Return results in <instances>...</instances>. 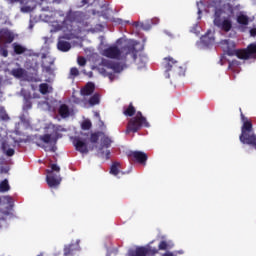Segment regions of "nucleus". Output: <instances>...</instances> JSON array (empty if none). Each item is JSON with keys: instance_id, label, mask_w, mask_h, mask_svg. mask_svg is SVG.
Instances as JSON below:
<instances>
[{"instance_id": "1", "label": "nucleus", "mask_w": 256, "mask_h": 256, "mask_svg": "<svg viewBox=\"0 0 256 256\" xmlns=\"http://www.w3.org/2000/svg\"><path fill=\"white\" fill-rule=\"evenodd\" d=\"M240 117L243 123L239 136L240 142H242L243 145H249V147H252V149L256 151V133L253 131V122L245 117L243 112L240 113Z\"/></svg>"}, {"instance_id": "2", "label": "nucleus", "mask_w": 256, "mask_h": 256, "mask_svg": "<svg viewBox=\"0 0 256 256\" xmlns=\"http://www.w3.org/2000/svg\"><path fill=\"white\" fill-rule=\"evenodd\" d=\"M143 127H150V125L147 121V118L143 116V113H141V111H138L134 117L128 120L126 126V133L128 135L129 133H138V131H141Z\"/></svg>"}, {"instance_id": "3", "label": "nucleus", "mask_w": 256, "mask_h": 256, "mask_svg": "<svg viewBox=\"0 0 256 256\" xmlns=\"http://www.w3.org/2000/svg\"><path fill=\"white\" fill-rule=\"evenodd\" d=\"M48 129L51 130L50 133L40 136V141L50 145H57V141L63 137L61 133L65 132V128L61 125L49 124Z\"/></svg>"}, {"instance_id": "4", "label": "nucleus", "mask_w": 256, "mask_h": 256, "mask_svg": "<svg viewBox=\"0 0 256 256\" xmlns=\"http://www.w3.org/2000/svg\"><path fill=\"white\" fill-rule=\"evenodd\" d=\"M221 15H223V10L216 9L214 13L213 23L215 27H218V29H221V31L229 33V31L233 29V21H231L229 18H221Z\"/></svg>"}, {"instance_id": "5", "label": "nucleus", "mask_w": 256, "mask_h": 256, "mask_svg": "<svg viewBox=\"0 0 256 256\" xmlns=\"http://www.w3.org/2000/svg\"><path fill=\"white\" fill-rule=\"evenodd\" d=\"M255 53H256V43H251L250 45L247 46L246 49H242V50H237L236 54H228L229 57H233L234 55H236V57H238V59H253V57H255Z\"/></svg>"}, {"instance_id": "6", "label": "nucleus", "mask_w": 256, "mask_h": 256, "mask_svg": "<svg viewBox=\"0 0 256 256\" xmlns=\"http://www.w3.org/2000/svg\"><path fill=\"white\" fill-rule=\"evenodd\" d=\"M163 67L164 69H166V73H169V71H173V73L181 75V71H183V67L179 65V62L172 57L164 58Z\"/></svg>"}, {"instance_id": "7", "label": "nucleus", "mask_w": 256, "mask_h": 256, "mask_svg": "<svg viewBox=\"0 0 256 256\" xmlns=\"http://www.w3.org/2000/svg\"><path fill=\"white\" fill-rule=\"evenodd\" d=\"M128 157L131 161H135L136 163L144 166L147 165V159H149L147 153L141 151H130L128 153Z\"/></svg>"}, {"instance_id": "8", "label": "nucleus", "mask_w": 256, "mask_h": 256, "mask_svg": "<svg viewBox=\"0 0 256 256\" xmlns=\"http://www.w3.org/2000/svg\"><path fill=\"white\" fill-rule=\"evenodd\" d=\"M103 57H107V59H116L119 61L122 57L121 50L117 46H110L103 51Z\"/></svg>"}, {"instance_id": "9", "label": "nucleus", "mask_w": 256, "mask_h": 256, "mask_svg": "<svg viewBox=\"0 0 256 256\" xmlns=\"http://www.w3.org/2000/svg\"><path fill=\"white\" fill-rule=\"evenodd\" d=\"M236 23H238V31H241V33H245L247 31V27L249 26V16L243 14L240 12L236 16Z\"/></svg>"}, {"instance_id": "10", "label": "nucleus", "mask_w": 256, "mask_h": 256, "mask_svg": "<svg viewBox=\"0 0 256 256\" xmlns=\"http://www.w3.org/2000/svg\"><path fill=\"white\" fill-rule=\"evenodd\" d=\"M151 248L146 246H137L135 249L128 251V256H150Z\"/></svg>"}, {"instance_id": "11", "label": "nucleus", "mask_w": 256, "mask_h": 256, "mask_svg": "<svg viewBox=\"0 0 256 256\" xmlns=\"http://www.w3.org/2000/svg\"><path fill=\"white\" fill-rule=\"evenodd\" d=\"M46 181L48 187H59V185H61V176L57 174H48Z\"/></svg>"}, {"instance_id": "12", "label": "nucleus", "mask_w": 256, "mask_h": 256, "mask_svg": "<svg viewBox=\"0 0 256 256\" xmlns=\"http://www.w3.org/2000/svg\"><path fill=\"white\" fill-rule=\"evenodd\" d=\"M74 147L76 151H79V153H83V154L89 153V148L87 147V143H85L80 138L74 139Z\"/></svg>"}, {"instance_id": "13", "label": "nucleus", "mask_w": 256, "mask_h": 256, "mask_svg": "<svg viewBox=\"0 0 256 256\" xmlns=\"http://www.w3.org/2000/svg\"><path fill=\"white\" fill-rule=\"evenodd\" d=\"M93 93H95V83L93 82L86 83L80 90V95H82V97H89V95H93Z\"/></svg>"}, {"instance_id": "14", "label": "nucleus", "mask_w": 256, "mask_h": 256, "mask_svg": "<svg viewBox=\"0 0 256 256\" xmlns=\"http://www.w3.org/2000/svg\"><path fill=\"white\" fill-rule=\"evenodd\" d=\"M54 61L51 58H47L46 56H44V60L42 62V67L44 69V71L46 73H48V75H53V68L51 67V65H53Z\"/></svg>"}, {"instance_id": "15", "label": "nucleus", "mask_w": 256, "mask_h": 256, "mask_svg": "<svg viewBox=\"0 0 256 256\" xmlns=\"http://www.w3.org/2000/svg\"><path fill=\"white\" fill-rule=\"evenodd\" d=\"M57 49L63 53H67V51L71 50V43L60 38L57 43Z\"/></svg>"}, {"instance_id": "16", "label": "nucleus", "mask_w": 256, "mask_h": 256, "mask_svg": "<svg viewBox=\"0 0 256 256\" xmlns=\"http://www.w3.org/2000/svg\"><path fill=\"white\" fill-rule=\"evenodd\" d=\"M126 50L125 56L130 55L134 61L137 60V48H135V44H130L124 47Z\"/></svg>"}, {"instance_id": "17", "label": "nucleus", "mask_w": 256, "mask_h": 256, "mask_svg": "<svg viewBox=\"0 0 256 256\" xmlns=\"http://www.w3.org/2000/svg\"><path fill=\"white\" fill-rule=\"evenodd\" d=\"M137 113V109H135V106H133V102H131L128 106L123 107V115L125 117H133Z\"/></svg>"}, {"instance_id": "18", "label": "nucleus", "mask_w": 256, "mask_h": 256, "mask_svg": "<svg viewBox=\"0 0 256 256\" xmlns=\"http://www.w3.org/2000/svg\"><path fill=\"white\" fill-rule=\"evenodd\" d=\"M111 143H113V140H111V138H109L108 136H104L102 138L101 147L99 148V153H101V155H105V152L103 151V147H105L106 149H109V147H111Z\"/></svg>"}, {"instance_id": "19", "label": "nucleus", "mask_w": 256, "mask_h": 256, "mask_svg": "<svg viewBox=\"0 0 256 256\" xmlns=\"http://www.w3.org/2000/svg\"><path fill=\"white\" fill-rule=\"evenodd\" d=\"M58 113L62 119H67L71 115V112L69 111V106L67 104H62L59 107Z\"/></svg>"}, {"instance_id": "20", "label": "nucleus", "mask_w": 256, "mask_h": 256, "mask_svg": "<svg viewBox=\"0 0 256 256\" xmlns=\"http://www.w3.org/2000/svg\"><path fill=\"white\" fill-rule=\"evenodd\" d=\"M81 15V12L75 11L73 12L72 10L68 11L66 14V21H70V23H73L79 19V16Z\"/></svg>"}, {"instance_id": "21", "label": "nucleus", "mask_w": 256, "mask_h": 256, "mask_svg": "<svg viewBox=\"0 0 256 256\" xmlns=\"http://www.w3.org/2000/svg\"><path fill=\"white\" fill-rule=\"evenodd\" d=\"M228 63V69L230 71H233V73H239V66L241 65V62L239 60L228 61Z\"/></svg>"}, {"instance_id": "22", "label": "nucleus", "mask_w": 256, "mask_h": 256, "mask_svg": "<svg viewBox=\"0 0 256 256\" xmlns=\"http://www.w3.org/2000/svg\"><path fill=\"white\" fill-rule=\"evenodd\" d=\"M88 103L91 107H95V105H99L101 103V95H99V93H95L89 98Z\"/></svg>"}, {"instance_id": "23", "label": "nucleus", "mask_w": 256, "mask_h": 256, "mask_svg": "<svg viewBox=\"0 0 256 256\" xmlns=\"http://www.w3.org/2000/svg\"><path fill=\"white\" fill-rule=\"evenodd\" d=\"M201 43L205 47H211L215 43V38L209 37V35H204L201 37Z\"/></svg>"}, {"instance_id": "24", "label": "nucleus", "mask_w": 256, "mask_h": 256, "mask_svg": "<svg viewBox=\"0 0 256 256\" xmlns=\"http://www.w3.org/2000/svg\"><path fill=\"white\" fill-rule=\"evenodd\" d=\"M107 66L109 69H112L114 73H121V71H123V66L118 62H110Z\"/></svg>"}, {"instance_id": "25", "label": "nucleus", "mask_w": 256, "mask_h": 256, "mask_svg": "<svg viewBox=\"0 0 256 256\" xmlns=\"http://www.w3.org/2000/svg\"><path fill=\"white\" fill-rule=\"evenodd\" d=\"M121 167V163L119 162H113L110 167V174L114 175V177H117L121 171H119V168Z\"/></svg>"}, {"instance_id": "26", "label": "nucleus", "mask_w": 256, "mask_h": 256, "mask_svg": "<svg viewBox=\"0 0 256 256\" xmlns=\"http://www.w3.org/2000/svg\"><path fill=\"white\" fill-rule=\"evenodd\" d=\"M13 77H16L17 79H21L25 75V69L23 68H15L12 70Z\"/></svg>"}, {"instance_id": "27", "label": "nucleus", "mask_w": 256, "mask_h": 256, "mask_svg": "<svg viewBox=\"0 0 256 256\" xmlns=\"http://www.w3.org/2000/svg\"><path fill=\"white\" fill-rule=\"evenodd\" d=\"M101 135H105L104 132L98 131V132H94L90 135V141L91 143H98L99 142V137H101Z\"/></svg>"}, {"instance_id": "28", "label": "nucleus", "mask_w": 256, "mask_h": 256, "mask_svg": "<svg viewBox=\"0 0 256 256\" xmlns=\"http://www.w3.org/2000/svg\"><path fill=\"white\" fill-rule=\"evenodd\" d=\"M11 187L9 186V181L7 179L0 183V193H7Z\"/></svg>"}, {"instance_id": "29", "label": "nucleus", "mask_w": 256, "mask_h": 256, "mask_svg": "<svg viewBox=\"0 0 256 256\" xmlns=\"http://www.w3.org/2000/svg\"><path fill=\"white\" fill-rule=\"evenodd\" d=\"M26 51L27 49L22 45L14 44V52L16 53V55H23V53H25Z\"/></svg>"}, {"instance_id": "30", "label": "nucleus", "mask_w": 256, "mask_h": 256, "mask_svg": "<svg viewBox=\"0 0 256 256\" xmlns=\"http://www.w3.org/2000/svg\"><path fill=\"white\" fill-rule=\"evenodd\" d=\"M134 27H141V29H143L144 31H149V29H151V23H145V22H142L139 24V22H134L133 23Z\"/></svg>"}, {"instance_id": "31", "label": "nucleus", "mask_w": 256, "mask_h": 256, "mask_svg": "<svg viewBox=\"0 0 256 256\" xmlns=\"http://www.w3.org/2000/svg\"><path fill=\"white\" fill-rule=\"evenodd\" d=\"M39 91L42 95H47V93H49V84L47 83L40 84Z\"/></svg>"}, {"instance_id": "32", "label": "nucleus", "mask_w": 256, "mask_h": 256, "mask_svg": "<svg viewBox=\"0 0 256 256\" xmlns=\"http://www.w3.org/2000/svg\"><path fill=\"white\" fill-rule=\"evenodd\" d=\"M53 171L59 173V171H61V168L57 164H51V170H46V173H48V175H55Z\"/></svg>"}, {"instance_id": "33", "label": "nucleus", "mask_w": 256, "mask_h": 256, "mask_svg": "<svg viewBox=\"0 0 256 256\" xmlns=\"http://www.w3.org/2000/svg\"><path fill=\"white\" fill-rule=\"evenodd\" d=\"M158 249L159 251H167L169 249V244L167 241L162 240L158 245Z\"/></svg>"}, {"instance_id": "34", "label": "nucleus", "mask_w": 256, "mask_h": 256, "mask_svg": "<svg viewBox=\"0 0 256 256\" xmlns=\"http://www.w3.org/2000/svg\"><path fill=\"white\" fill-rule=\"evenodd\" d=\"M75 77H79V69H77V67H72L70 69V79H75Z\"/></svg>"}, {"instance_id": "35", "label": "nucleus", "mask_w": 256, "mask_h": 256, "mask_svg": "<svg viewBox=\"0 0 256 256\" xmlns=\"http://www.w3.org/2000/svg\"><path fill=\"white\" fill-rule=\"evenodd\" d=\"M91 127H92V124H91V121H89V120H86L82 123V129L84 131H89V129H91Z\"/></svg>"}, {"instance_id": "36", "label": "nucleus", "mask_w": 256, "mask_h": 256, "mask_svg": "<svg viewBox=\"0 0 256 256\" xmlns=\"http://www.w3.org/2000/svg\"><path fill=\"white\" fill-rule=\"evenodd\" d=\"M77 63L78 65H80V67H85V65H87V60L85 59V57H78L77 59Z\"/></svg>"}, {"instance_id": "37", "label": "nucleus", "mask_w": 256, "mask_h": 256, "mask_svg": "<svg viewBox=\"0 0 256 256\" xmlns=\"http://www.w3.org/2000/svg\"><path fill=\"white\" fill-rule=\"evenodd\" d=\"M4 201L10 206L13 207V198L11 196H4Z\"/></svg>"}, {"instance_id": "38", "label": "nucleus", "mask_w": 256, "mask_h": 256, "mask_svg": "<svg viewBox=\"0 0 256 256\" xmlns=\"http://www.w3.org/2000/svg\"><path fill=\"white\" fill-rule=\"evenodd\" d=\"M6 155L7 157H13V155H15V149L9 148L8 150H6Z\"/></svg>"}, {"instance_id": "39", "label": "nucleus", "mask_w": 256, "mask_h": 256, "mask_svg": "<svg viewBox=\"0 0 256 256\" xmlns=\"http://www.w3.org/2000/svg\"><path fill=\"white\" fill-rule=\"evenodd\" d=\"M6 35V39H7V43H13V35H11V33H5Z\"/></svg>"}, {"instance_id": "40", "label": "nucleus", "mask_w": 256, "mask_h": 256, "mask_svg": "<svg viewBox=\"0 0 256 256\" xmlns=\"http://www.w3.org/2000/svg\"><path fill=\"white\" fill-rule=\"evenodd\" d=\"M2 57H9V51L5 48H2V54H0Z\"/></svg>"}, {"instance_id": "41", "label": "nucleus", "mask_w": 256, "mask_h": 256, "mask_svg": "<svg viewBox=\"0 0 256 256\" xmlns=\"http://www.w3.org/2000/svg\"><path fill=\"white\" fill-rule=\"evenodd\" d=\"M32 107H33V104L31 103V101L27 100L25 102L24 108L31 109Z\"/></svg>"}, {"instance_id": "42", "label": "nucleus", "mask_w": 256, "mask_h": 256, "mask_svg": "<svg viewBox=\"0 0 256 256\" xmlns=\"http://www.w3.org/2000/svg\"><path fill=\"white\" fill-rule=\"evenodd\" d=\"M250 35L251 37H256V28L250 29Z\"/></svg>"}, {"instance_id": "43", "label": "nucleus", "mask_w": 256, "mask_h": 256, "mask_svg": "<svg viewBox=\"0 0 256 256\" xmlns=\"http://www.w3.org/2000/svg\"><path fill=\"white\" fill-rule=\"evenodd\" d=\"M64 255H71V248H65Z\"/></svg>"}, {"instance_id": "44", "label": "nucleus", "mask_w": 256, "mask_h": 256, "mask_svg": "<svg viewBox=\"0 0 256 256\" xmlns=\"http://www.w3.org/2000/svg\"><path fill=\"white\" fill-rule=\"evenodd\" d=\"M87 3H89L88 0H82L81 4H80V7H85V5H87Z\"/></svg>"}, {"instance_id": "45", "label": "nucleus", "mask_w": 256, "mask_h": 256, "mask_svg": "<svg viewBox=\"0 0 256 256\" xmlns=\"http://www.w3.org/2000/svg\"><path fill=\"white\" fill-rule=\"evenodd\" d=\"M108 77L111 82H113V79H115V75L113 73L108 74Z\"/></svg>"}, {"instance_id": "46", "label": "nucleus", "mask_w": 256, "mask_h": 256, "mask_svg": "<svg viewBox=\"0 0 256 256\" xmlns=\"http://www.w3.org/2000/svg\"><path fill=\"white\" fill-rule=\"evenodd\" d=\"M10 3H21L23 0H8Z\"/></svg>"}, {"instance_id": "47", "label": "nucleus", "mask_w": 256, "mask_h": 256, "mask_svg": "<svg viewBox=\"0 0 256 256\" xmlns=\"http://www.w3.org/2000/svg\"><path fill=\"white\" fill-rule=\"evenodd\" d=\"M162 256H175L172 252H166Z\"/></svg>"}, {"instance_id": "48", "label": "nucleus", "mask_w": 256, "mask_h": 256, "mask_svg": "<svg viewBox=\"0 0 256 256\" xmlns=\"http://www.w3.org/2000/svg\"><path fill=\"white\" fill-rule=\"evenodd\" d=\"M95 117H97L98 119H101V115L99 114V112H95Z\"/></svg>"}, {"instance_id": "49", "label": "nucleus", "mask_w": 256, "mask_h": 256, "mask_svg": "<svg viewBox=\"0 0 256 256\" xmlns=\"http://www.w3.org/2000/svg\"><path fill=\"white\" fill-rule=\"evenodd\" d=\"M109 155H111V152H110V151H107V152H106V159H109Z\"/></svg>"}, {"instance_id": "50", "label": "nucleus", "mask_w": 256, "mask_h": 256, "mask_svg": "<svg viewBox=\"0 0 256 256\" xmlns=\"http://www.w3.org/2000/svg\"><path fill=\"white\" fill-rule=\"evenodd\" d=\"M166 79H169V73H166Z\"/></svg>"}, {"instance_id": "51", "label": "nucleus", "mask_w": 256, "mask_h": 256, "mask_svg": "<svg viewBox=\"0 0 256 256\" xmlns=\"http://www.w3.org/2000/svg\"><path fill=\"white\" fill-rule=\"evenodd\" d=\"M216 3H221V0H216Z\"/></svg>"}, {"instance_id": "52", "label": "nucleus", "mask_w": 256, "mask_h": 256, "mask_svg": "<svg viewBox=\"0 0 256 256\" xmlns=\"http://www.w3.org/2000/svg\"><path fill=\"white\" fill-rule=\"evenodd\" d=\"M220 64L223 65V60H220Z\"/></svg>"}, {"instance_id": "53", "label": "nucleus", "mask_w": 256, "mask_h": 256, "mask_svg": "<svg viewBox=\"0 0 256 256\" xmlns=\"http://www.w3.org/2000/svg\"><path fill=\"white\" fill-rule=\"evenodd\" d=\"M2 202H3V200H2L1 197H0V205H1Z\"/></svg>"}]
</instances>
